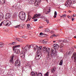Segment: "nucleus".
Masks as SVG:
<instances>
[{
	"instance_id": "obj_44",
	"label": "nucleus",
	"mask_w": 76,
	"mask_h": 76,
	"mask_svg": "<svg viewBox=\"0 0 76 76\" xmlns=\"http://www.w3.org/2000/svg\"><path fill=\"white\" fill-rule=\"evenodd\" d=\"M38 20L37 19H35L34 20V22H36V21H37Z\"/></svg>"
},
{
	"instance_id": "obj_42",
	"label": "nucleus",
	"mask_w": 76,
	"mask_h": 76,
	"mask_svg": "<svg viewBox=\"0 0 76 76\" xmlns=\"http://www.w3.org/2000/svg\"><path fill=\"white\" fill-rule=\"evenodd\" d=\"M39 76H42V73H39Z\"/></svg>"
},
{
	"instance_id": "obj_41",
	"label": "nucleus",
	"mask_w": 76,
	"mask_h": 76,
	"mask_svg": "<svg viewBox=\"0 0 76 76\" xmlns=\"http://www.w3.org/2000/svg\"><path fill=\"white\" fill-rule=\"evenodd\" d=\"M70 54V52L69 51V53H67V56H69Z\"/></svg>"
},
{
	"instance_id": "obj_38",
	"label": "nucleus",
	"mask_w": 76,
	"mask_h": 76,
	"mask_svg": "<svg viewBox=\"0 0 76 76\" xmlns=\"http://www.w3.org/2000/svg\"><path fill=\"white\" fill-rule=\"evenodd\" d=\"M28 46H30V48H34V45H33V44L31 45Z\"/></svg>"
},
{
	"instance_id": "obj_1",
	"label": "nucleus",
	"mask_w": 76,
	"mask_h": 76,
	"mask_svg": "<svg viewBox=\"0 0 76 76\" xmlns=\"http://www.w3.org/2000/svg\"><path fill=\"white\" fill-rule=\"evenodd\" d=\"M50 49L48 48H47L45 52V53L47 54H50L51 56H56L57 54V50H53L52 48L51 51H50Z\"/></svg>"
},
{
	"instance_id": "obj_46",
	"label": "nucleus",
	"mask_w": 76,
	"mask_h": 76,
	"mask_svg": "<svg viewBox=\"0 0 76 76\" xmlns=\"http://www.w3.org/2000/svg\"><path fill=\"white\" fill-rule=\"evenodd\" d=\"M47 12L48 13H49V12H50V9H49L48 10Z\"/></svg>"
},
{
	"instance_id": "obj_39",
	"label": "nucleus",
	"mask_w": 76,
	"mask_h": 76,
	"mask_svg": "<svg viewBox=\"0 0 76 76\" xmlns=\"http://www.w3.org/2000/svg\"><path fill=\"white\" fill-rule=\"evenodd\" d=\"M26 37H27V36H22V38H26Z\"/></svg>"
},
{
	"instance_id": "obj_29",
	"label": "nucleus",
	"mask_w": 76,
	"mask_h": 76,
	"mask_svg": "<svg viewBox=\"0 0 76 76\" xmlns=\"http://www.w3.org/2000/svg\"><path fill=\"white\" fill-rule=\"evenodd\" d=\"M56 16H57V12L56 11H55L54 12V18H56Z\"/></svg>"
},
{
	"instance_id": "obj_14",
	"label": "nucleus",
	"mask_w": 76,
	"mask_h": 76,
	"mask_svg": "<svg viewBox=\"0 0 76 76\" xmlns=\"http://www.w3.org/2000/svg\"><path fill=\"white\" fill-rule=\"evenodd\" d=\"M31 75L32 76H36V75H37V72L32 71L31 73Z\"/></svg>"
},
{
	"instance_id": "obj_37",
	"label": "nucleus",
	"mask_w": 76,
	"mask_h": 76,
	"mask_svg": "<svg viewBox=\"0 0 76 76\" xmlns=\"http://www.w3.org/2000/svg\"><path fill=\"white\" fill-rule=\"evenodd\" d=\"M61 18H63V17H64V18H65V17H66V15H62V16H61Z\"/></svg>"
},
{
	"instance_id": "obj_2",
	"label": "nucleus",
	"mask_w": 76,
	"mask_h": 76,
	"mask_svg": "<svg viewBox=\"0 0 76 76\" xmlns=\"http://www.w3.org/2000/svg\"><path fill=\"white\" fill-rule=\"evenodd\" d=\"M36 53L37 55L36 57V59L33 61V62H34V63H37L38 62V60H39L42 56L41 52L39 50H37Z\"/></svg>"
},
{
	"instance_id": "obj_13",
	"label": "nucleus",
	"mask_w": 76,
	"mask_h": 76,
	"mask_svg": "<svg viewBox=\"0 0 76 76\" xmlns=\"http://www.w3.org/2000/svg\"><path fill=\"white\" fill-rule=\"evenodd\" d=\"M40 16H41V15L40 14H35L33 19H35V18H38V17H40Z\"/></svg>"
},
{
	"instance_id": "obj_15",
	"label": "nucleus",
	"mask_w": 76,
	"mask_h": 76,
	"mask_svg": "<svg viewBox=\"0 0 76 76\" xmlns=\"http://www.w3.org/2000/svg\"><path fill=\"white\" fill-rule=\"evenodd\" d=\"M56 67H53L51 69V72L52 73H54L56 71Z\"/></svg>"
},
{
	"instance_id": "obj_33",
	"label": "nucleus",
	"mask_w": 76,
	"mask_h": 76,
	"mask_svg": "<svg viewBox=\"0 0 76 76\" xmlns=\"http://www.w3.org/2000/svg\"><path fill=\"white\" fill-rule=\"evenodd\" d=\"M76 53L75 52L72 55V57H75V56H76Z\"/></svg>"
},
{
	"instance_id": "obj_27",
	"label": "nucleus",
	"mask_w": 76,
	"mask_h": 76,
	"mask_svg": "<svg viewBox=\"0 0 76 76\" xmlns=\"http://www.w3.org/2000/svg\"><path fill=\"white\" fill-rule=\"evenodd\" d=\"M43 44H46L47 43V41L46 39H45L44 40H43Z\"/></svg>"
},
{
	"instance_id": "obj_20",
	"label": "nucleus",
	"mask_w": 76,
	"mask_h": 76,
	"mask_svg": "<svg viewBox=\"0 0 76 76\" xmlns=\"http://www.w3.org/2000/svg\"><path fill=\"white\" fill-rule=\"evenodd\" d=\"M13 55L14 56V54H13ZM12 56L11 57V59H10V62H13V57H14V56Z\"/></svg>"
},
{
	"instance_id": "obj_54",
	"label": "nucleus",
	"mask_w": 76,
	"mask_h": 76,
	"mask_svg": "<svg viewBox=\"0 0 76 76\" xmlns=\"http://www.w3.org/2000/svg\"><path fill=\"white\" fill-rule=\"evenodd\" d=\"M72 21H73L74 20V18H72Z\"/></svg>"
},
{
	"instance_id": "obj_11",
	"label": "nucleus",
	"mask_w": 76,
	"mask_h": 76,
	"mask_svg": "<svg viewBox=\"0 0 76 76\" xmlns=\"http://www.w3.org/2000/svg\"><path fill=\"white\" fill-rule=\"evenodd\" d=\"M25 52L22 51L20 54V56L21 58H23L25 57Z\"/></svg>"
},
{
	"instance_id": "obj_47",
	"label": "nucleus",
	"mask_w": 76,
	"mask_h": 76,
	"mask_svg": "<svg viewBox=\"0 0 76 76\" xmlns=\"http://www.w3.org/2000/svg\"><path fill=\"white\" fill-rule=\"evenodd\" d=\"M60 52H63V49H60Z\"/></svg>"
},
{
	"instance_id": "obj_3",
	"label": "nucleus",
	"mask_w": 76,
	"mask_h": 76,
	"mask_svg": "<svg viewBox=\"0 0 76 76\" xmlns=\"http://www.w3.org/2000/svg\"><path fill=\"white\" fill-rule=\"evenodd\" d=\"M19 18L22 20H24L25 19V13L23 12H21L19 13Z\"/></svg>"
},
{
	"instance_id": "obj_23",
	"label": "nucleus",
	"mask_w": 76,
	"mask_h": 76,
	"mask_svg": "<svg viewBox=\"0 0 76 76\" xmlns=\"http://www.w3.org/2000/svg\"><path fill=\"white\" fill-rule=\"evenodd\" d=\"M9 20H5L4 21V23L5 25H6L7 23H9Z\"/></svg>"
},
{
	"instance_id": "obj_56",
	"label": "nucleus",
	"mask_w": 76,
	"mask_h": 76,
	"mask_svg": "<svg viewBox=\"0 0 76 76\" xmlns=\"http://www.w3.org/2000/svg\"><path fill=\"white\" fill-rule=\"evenodd\" d=\"M71 12H72V11H69V13H71Z\"/></svg>"
},
{
	"instance_id": "obj_40",
	"label": "nucleus",
	"mask_w": 76,
	"mask_h": 76,
	"mask_svg": "<svg viewBox=\"0 0 76 76\" xmlns=\"http://www.w3.org/2000/svg\"><path fill=\"white\" fill-rule=\"evenodd\" d=\"M16 39L17 40V41H20V39L18 38H16Z\"/></svg>"
},
{
	"instance_id": "obj_36",
	"label": "nucleus",
	"mask_w": 76,
	"mask_h": 76,
	"mask_svg": "<svg viewBox=\"0 0 76 76\" xmlns=\"http://www.w3.org/2000/svg\"><path fill=\"white\" fill-rule=\"evenodd\" d=\"M45 32H49L50 31V29L47 28L45 30Z\"/></svg>"
},
{
	"instance_id": "obj_10",
	"label": "nucleus",
	"mask_w": 76,
	"mask_h": 76,
	"mask_svg": "<svg viewBox=\"0 0 76 76\" xmlns=\"http://www.w3.org/2000/svg\"><path fill=\"white\" fill-rule=\"evenodd\" d=\"M11 17V14L9 13H7L5 15V19H9Z\"/></svg>"
},
{
	"instance_id": "obj_22",
	"label": "nucleus",
	"mask_w": 76,
	"mask_h": 76,
	"mask_svg": "<svg viewBox=\"0 0 76 76\" xmlns=\"http://www.w3.org/2000/svg\"><path fill=\"white\" fill-rule=\"evenodd\" d=\"M27 27L28 29H31V27L30 26V24H28L27 25Z\"/></svg>"
},
{
	"instance_id": "obj_18",
	"label": "nucleus",
	"mask_w": 76,
	"mask_h": 76,
	"mask_svg": "<svg viewBox=\"0 0 76 76\" xmlns=\"http://www.w3.org/2000/svg\"><path fill=\"white\" fill-rule=\"evenodd\" d=\"M5 0H0V3L1 4H4L5 3Z\"/></svg>"
},
{
	"instance_id": "obj_51",
	"label": "nucleus",
	"mask_w": 76,
	"mask_h": 76,
	"mask_svg": "<svg viewBox=\"0 0 76 76\" xmlns=\"http://www.w3.org/2000/svg\"><path fill=\"white\" fill-rule=\"evenodd\" d=\"M73 16H76V14H74L73 15Z\"/></svg>"
},
{
	"instance_id": "obj_59",
	"label": "nucleus",
	"mask_w": 76,
	"mask_h": 76,
	"mask_svg": "<svg viewBox=\"0 0 76 76\" xmlns=\"http://www.w3.org/2000/svg\"><path fill=\"white\" fill-rule=\"evenodd\" d=\"M74 38H76V36H75Z\"/></svg>"
},
{
	"instance_id": "obj_12",
	"label": "nucleus",
	"mask_w": 76,
	"mask_h": 76,
	"mask_svg": "<svg viewBox=\"0 0 76 76\" xmlns=\"http://www.w3.org/2000/svg\"><path fill=\"white\" fill-rule=\"evenodd\" d=\"M58 45L57 44H55L53 45V48H54V49H53V50H56V49H58Z\"/></svg>"
},
{
	"instance_id": "obj_63",
	"label": "nucleus",
	"mask_w": 76,
	"mask_h": 76,
	"mask_svg": "<svg viewBox=\"0 0 76 76\" xmlns=\"http://www.w3.org/2000/svg\"><path fill=\"white\" fill-rule=\"evenodd\" d=\"M73 2H75V1H73Z\"/></svg>"
},
{
	"instance_id": "obj_49",
	"label": "nucleus",
	"mask_w": 76,
	"mask_h": 76,
	"mask_svg": "<svg viewBox=\"0 0 76 76\" xmlns=\"http://www.w3.org/2000/svg\"><path fill=\"white\" fill-rule=\"evenodd\" d=\"M67 17L68 18H70V16L69 15H68Z\"/></svg>"
},
{
	"instance_id": "obj_31",
	"label": "nucleus",
	"mask_w": 76,
	"mask_h": 76,
	"mask_svg": "<svg viewBox=\"0 0 76 76\" xmlns=\"http://www.w3.org/2000/svg\"><path fill=\"white\" fill-rule=\"evenodd\" d=\"M17 17V15L15 14H14V15L12 16L13 18H15Z\"/></svg>"
},
{
	"instance_id": "obj_7",
	"label": "nucleus",
	"mask_w": 76,
	"mask_h": 76,
	"mask_svg": "<svg viewBox=\"0 0 76 76\" xmlns=\"http://www.w3.org/2000/svg\"><path fill=\"white\" fill-rule=\"evenodd\" d=\"M30 48H31V46H27L25 47L24 49H22V51L24 52H26V51H28Z\"/></svg>"
},
{
	"instance_id": "obj_52",
	"label": "nucleus",
	"mask_w": 76,
	"mask_h": 76,
	"mask_svg": "<svg viewBox=\"0 0 76 76\" xmlns=\"http://www.w3.org/2000/svg\"><path fill=\"white\" fill-rule=\"evenodd\" d=\"M54 32V31H52L50 32V33H51V34H52V33H53Z\"/></svg>"
},
{
	"instance_id": "obj_16",
	"label": "nucleus",
	"mask_w": 76,
	"mask_h": 76,
	"mask_svg": "<svg viewBox=\"0 0 76 76\" xmlns=\"http://www.w3.org/2000/svg\"><path fill=\"white\" fill-rule=\"evenodd\" d=\"M4 18V15L2 14V13H0V21H1V20H2Z\"/></svg>"
},
{
	"instance_id": "obj_57",
	"label": "nucleus",
	"mask_w": 76,
	"mask_h": 76,
	"mask_svg": "<svg viewBox=\"0 0 76 76\" xmlns=\"http://www.w3.org/2000/svg\"><path fill=\"white\" fill-rule=\"evenodd\" d=\"M56 42V41H53V42Z\"/></svg>"
},
{
	"instance_id": "obj_21",
	"label": "nucleus",
	"mask_w": 76,
	"mask_h": 76,
	"mask_svg": "<svg viewBox=\"0 0 76 76\" xmlns=\"http://www.w3.org/2000/svg\"><path fill=\"white\" fill-rule=\"evenodd\" d=\"M11 22H10V21H9V22H8V23L6 24H5V25L7 26H9L11 25Z\"/></svg>"
},
{
	"instance_id": "obj_43",
	"label": "nucleus",
	"mask_w": 76,
	"mask_h": 76,
	"mask_svg": "<svg viewBox=\"0 0 76 76\" xmlns=\"http://www.w3.org/2000/svg\"><path fill=\"white\" fill-rule=\"evenodd\" d=\"M39 35H43V33L42 32H41V33H40Z\"/></svg>"
},
{
	"instance_id": "obj_30",
	"label": "nucleus",
	"mask_w": 76,
	"mask_h": 76,
	"mask_svg": "<svg viewBox=\"0 0 76 76\" xmlns=\"http://www.w3.org/2000/svg\"><path fill=\"white\" fill-rule=\"evenodd\" d=\"M31 18V16H28V18L27 19V20L29 21V20H30Z\"/></svg>"
},
{
	"instance_id": "obj_6",
	"label": "nucleus",
	"mask_w": 76,
	"mask_h": 76,
	"mask_svg": "<svg viewBox=\"0 0 76 76\" xmlns=\"http://www.w3.org/2000/svg\"><path fill=\"white\" fill-rule=\"evenodd\" d=\"M65 6L72 7V1L71 0H68L65 4Z\"/></svg>"
},
{
	"instance_id": "obj_32",
	"label": "nucleus",
	"mask_w": 76,
	"mask_h": 76,
	"mask_svg": "<svg viewBox=\"0 0 76 76\" xmlns=\"http://www.w3.org/2000/svg\"><path fill=\"white\" fill-rule=\"evenodd\" d=\"M57 35H55V34H53L50 37L51 38H53V37H56Z\"/></svg>"
},
{
	"instance_id": "obj_58",
	"label": "nucleus",
	"mask_w": 76,
	"mask_h": 76,
	"mask_svg": "<svg viewBox=\"0 0 76 76\" xmlns=\"http://www.w3.org/2000/svg\"><path fill=\"white\" fill-rule=\"evenodd\" d=\"M49 0H46V1H47V2H48V1H49Z\"/></svg>"
},
{
	"instance_id": "obj_61",
	"label": "nucleus",
	"mask_w": 76,
	"mask_h": 76,
	"mask_svg": "<svg viewBox=\"0 0 76 76\" xmlns=\"http://www.w3.org/2000/svg\"><path fill=\"white\" fill-rule=\"evenodd\" d=\"M45 14H48V13H45Z\"/></svg>"
},
{
	"instance_id": "obj_35",
	"label": "nucleus",
	"mask_w": 76,
	"mask_h": 76,
	"mask_svg": "<svg viewBox=\"0 0 76 76\" xmlns=\"http://www.w3.org/2000/svg\"><path fill=\"white\" fill-rule=\"evenodd\" d=\"M15 28H19L20 27V25H18L14 26Z\"/></svg>"
},
{
	"instance_id": "obj_4",
	"label": "nucleus",
	"mask_w": 76,
	"mask_h": 76,
	"mask_svg": "<svg viewBox=\"0 0 76 76\" xmlns=\"http://www.w3.org/2000/svg\"><path fill=\"white\" fill-rule=\"evenodd\" d=\"M20 47V45H16L12 47L13 50L16 54H19L20 53V50L17 49V48H19Z\"/></svg>"
},
{
	"instance_id": "obj_8",
	"label": "nucleus",
	"mask_w": 76,
	"mask_h": 76,
	"mask_svg": "<svg viewBox=\"0 0 76 76\" xmlns=\"http://www.w3.org/2000/svg\"><path fill=\"white\" fill-rule=\"evenodd\" d=\"M20 61L18 59L15 61V65L16 67H18L20 66Z\"/></svg>"
},
{
	"instance_id": "obj_5",
	"label": "nucleus",
	"mask_w": 76,
	"mask_h": 76,
	"mask_svg": "<svg viewBox=\"0 0 76 76\" xmlns=\"http://www.w3.org/2000/svg\"><path fill=\"white\" fill-rule=\"evenodd\" d=\"M41 1V0H36L34 2V0H32L30 1L29 3L30 4H31L34 3L36 4V5L38 6V5L39 4Z\"/></svg>"
},
{
	"instance_id": "obj_55",
	"label": "nucleus",
	"mask_w": 76,
	"mask_h": 76,
	"mask_svg": "<svg viewBox=\"0 0 76 76\" xmlns=\"http://www.w3.org/2000/svg\"><path fill=\"white\" fill-rule=\"evenodd\" d=\"M39 28H42V26H40L39 27Z\"/></svg>"
},
{
	"instance_id": "obj_24",
	"label": "nucleus",
	"mask_w": 76,
	"mask_h": 76,
	"mask_svg": "<svg viewBox=\"0 0 76 76\" xmlns=\"http://www.w3.org/2000/svg\"><path fill=\"white\" fill-rule=\"evenodd\" d=\"M47 49V48L45 46H44L43 48V51L44 53L45 52V51Z\"/></svg>"
},
{
	"instance_id": "obj_53",
	"label": "nucleus",
	"mask_w": 76,
	"mask_h": 76,
	"mask_svg": "<svg viewBox=\"0 0 76 76\" xmlns=\"http://www.w3.org/2000/svg\"><path fill=\"white\" fill-rule=\"evenodd\" d=\"M74 72H75V71L73 72V73H74V75H75L76 73V72H75V73H74Z\"/></svg>"
},
{
	"instance_id": "obj_60",
	"label": "nucleus",
	"mask_w": 76,
	"mask_h": 76,
	"mask_svg": "<svg viewBox=\"0 0 76 76\" xmlns=\"http://www.w3.org/2000/svg\"><path fill=\"white\" fill-rule=\"evenodd\" d=\"M12 7L13 8V7H15V6H14V5H13V6H12Z\"/></svg>"
},
{
	"instance_id": "obj_26",
	"label": "nucleus",
	"mask_w": 76,
	"mask_h": 76,
	"mask_svg": "<svg viewBox=\"0 0 76 76\" xmlns=\"http://www.w3.org/2000/svg\"><path fill=\"white\" fill-rule=\"evenodd\" d=\"M10 44L11 45H16V42H14L12 43H10Z\"/></svg>"
},
{
	"instance_id": "obj_25",
	"label": "nucleus",
	"mask_w": 76,
	"mask_h": 76,
	"mask_svg": "<svg viewBox=\"0 0 76 76\" xmlns=\"http://www.w3.org/2000/svg\"><path fill=\"white\" fill-rule=\"evenodd\" d=\"M63 64V59H62L60 61V63L59 64V65L60 66H61Z\"/></svg>"
},
{
	"instance_id": "obj_19",
	"label": "nucleus",
	"mask_w": 76,
	"mask_h": 76,
	"mask_svg": "<svg viewBox=\"0 0 76 76\" xmlns=\"http://www.w3.org/2000/svg\"><path fill=\"white\" fill-rule=\"evenodd\" d=\"M50 56H51L50 54H47V58L48 60H50L51 59V58L50 57Z\"/></svg>"
},
{
	"instance_id": "obj_50",
	"label": "nucleus",
	"mask_w": 76,
	"mask_h": 76,
	"mask_svg": "<svg viewBox=\"0 0 76 76\" xmlns=\"http://www.w3.org/2000/svg\"><path fill=\"white\" fill-rule=\"evenodd\" d=\"M46 22H47V23H49V21L48 20H47Z\"/></svg>"
},
{
	"instance_id": "obj_62",
	"label": "nucleus",
	"mask_w": 76,
	"mask_h": 76,
	"mask_svg": "<svg viewBox=\"0 0 76 76\" xmlns=\"http://www.w3.org/2000/svg\"><path fill=\"white\" fill-rule=\"evenodd\" d=\"M75 48H76V46L75 47Z\"/></svg>"
},
{
	"instance_id": "obj_45",
	"label": "nucleus",
	"mask_w": 76,
	"mask_h": 76,
	"mask_svg": "<svg viewBox=\"0 0 76 76\" xmlns=\"http://www.w3.org/2000/svg\"><path fill=\"white\" fill-rule=\"evenodd\" d=\"M3 24V22H1L0 24V26H2V24Z\"/></svg>"
},
{
	"instance_id": "obj_28",
	"label": "nucleus",
	"mask_w": 76,
	"mask_h": 76,
	"mask_svg": "<svg viewBox=\"0 0 76 76\" xmlns=\"http://www.w3.org/2000/svg\"><path fill=\"white\" fill-rule=\"evenodd\" d=\"M4 43L3 42H1L0 43V47H3L4 45H3Z\"/></svg>"
},
{
	"instance_id": "obj_9",
	"label": "nucleus",
	"mask_w": 76,
	"mask_h": 76,
	"mask_svg": "<svg viewBox=\"0 0 76 76\" xmlns=\"http://www.w3.org/2000/svg\"><path fill=\"white\" fill-rule=\"evenodd\" d=\"M58 42L59 43H61L60 45H59V47L60 48H62L64 46L63 43H62V42H64V41L62 40H58Z\"/></svg>"
},
{
	"instance_id": "obj_17",
	"label": "nucleus",
	"mask_w": 76,
	"mask_h": 76,
	"mask_svg": "<svg viewBox=\"0 0 76 76\" xmlns=\"http://www.w3.org/2000/svg\"><path fill=\"white\" fill-rule=\"evenodd\" d=\"M36 48L37 50H41L42 49V46H40L39 47L37 45H36Z\"/></svg>"
},
{
	"instance_id": "obj_48",
	"label": "nucleus",
	"mask_w": 76,
	"mask_h": 76,
	"mask_svg": "<svg viewBox=\"0 0 76 76\" xmlns=\"http://www.w3.org/2000/svg\"><path fill=\"white\" fill-rule=\"evenodd\" d=\"M37 76H39V73H38L37 74Z\"/></svg>"
},
{
	"instance_id": "obj_34",
	"label": "nucleus",
	"mask_w": 76,
	"mask_h": 76,
	"mask_svg": "<svg viewBox=\"0 0 76 76\" xmlns=\"http://www.w3.org/2000/svg\"><path fill=\"white\" fill-rule=\"evenodd\" d=\"M49 73V72H48L46 73L45 75H44V76H48V74Z\"/></svg>"
}]
</instances>
